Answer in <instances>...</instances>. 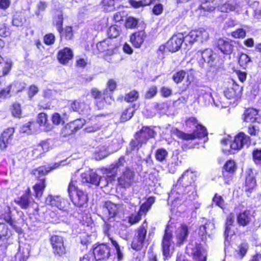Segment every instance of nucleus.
<instances>
[{
	"label": "nucleus",
	"instance_id": "30",
	"mask_svg": "<svg viewBox=\"0 0 261 261\" xmlns=\"http://www.w3.org/2000/svg\"><path fill=\"white\" fill-rule=\"evenodd\" d=\"M251 211L249 210L240 212L237 215L238 224L242 227L248 226L251 222Z\"/></svg>",
	"mask_w": 261,
	"mask_h": 261
},
{
	"label": "nucleus",
	"instance_id": "37",
	"mask_svg": "<svg viewBox=\"0 0 261 261\" xmlns=\"http://www.w3.org/2000/svg\"><path fill=\"white\" fill-rule=\"evenodd\" d=\"M189 235V227L185 224H182L179 227V231L176 235L177 244L179 245L184 243Z\"/></svg>",
	"mask_w": 261,
	"mask_h": 261
},
{
	"label": "nucleus",
	"instance_id": "16",
	"mask_svg": "<svg viewBox=\"0 0 261 261\" xmlns=\"http://www.w3.org/2000/svg\"><path fill=\"white\" fill-rule=\"evenodd\" d=\"M84 121L82 119H77L65 124L62 128L60 136L63 138H67L74 135L78 130L83 128Z\"/></svg>",
	"mask_w": 261,
	"mask_h": 261
},
{
	"label": "nucleus",
	"instance_id": "45",
	"mask_svg": "<svg viewBox=\"0 0 261 261\" xmlns=\"http://www.w3.org/2000/svg\"><path fill=\"white\" fill-rule=\"evenodd\" d=\"M251 158L253 162L257 166L261 167V148H255L251 152Z\"/></svg>",
	"mask_w": 261,
	"mask_h": 261
},
{
	"label": "nucleus",
	"instance_id": "9",
	"mask_svg": "<svg viewBox=\"0 0 261 261\" xmlns=\"http://www.w3.org/2000/svg\"><path fill=\"white\" fill-rule=\"evenodd\" d=\"M251 143V138L243 132L238 133L230 142V149L228 152L230 154L234 153V151L241 150L245 145L249 146Z\"/></svg>",
	"mask_w": 261,
	"mask_h": 261
},
{
	"label": "nucleus",
	"instance_id": "62",
	"mask_svg": "<svg viewBox=\"0 0 261 261\" xmlns=\"http://www.w3.org/2000/svg\"><path fill=\"white\" fill-rule=\"evenodd\" d=\"M144 243V241L134 237L131 243V247L134 250L139 251L143 248Z\"/></svg>",
	"mask_w": 261,
	"mask_h": 261
},
{
	"label": "nucleus",
	"instance_id": "7",
	"mask_svg": "<svg viewBox=\"0 0 261 261\" xmlns=\"http://www.w3.org/2000/svg\"><path fill=\"white\" fill-rule=\"evenodd\" d=\"M173 238L172 232L169 230V226H167L164 230L161 244L164 261L168 260L173 256L174 252V248L172 246L174 243Z\"/></svg>",
	"mask_w": 261,
	"mask_h": 261
},
{
	"label": "nucleus",
	"instance_id": "4",
	"mask_svg": "<svg viewBox=\"0 0 261 261\" xmlns=\"http://www.w3.org/2000/svg\"><path fill=\"white\" fill-rule=\"evenodd\" d=\"M116 181L117 188L126 190L133 188L137 182L135 169L131 167L126 166L121 171Z\"/></svg>",
	"mask_w": 261,
	"mask_h": 261
},
{
	"label": "nucleus",
	"instance_id": "12",
	"mask_svg": "<svg viewBox=\"0 0 261 261\" xmlns=\"http://www.w3.org/2000/svg\"><path fill=\"white\" fill-rule=\"evenodd\" d=\"M92 250L96 261H106L111 256V248L106 243L95 244Z\"/></svg>",
	"mask_w": 261,
	"mask_h": 261
},
{
	"label": "nucleus",
	"instance_id": "8",
	"mask_svg": "<svg viewBox=\"0 0 261 261\" xmlns=\"http://www.w3.org/2000/svg\"><path fill=\"white\" fill-rule=\"evenodd\" d=\"M257 184L253 169L249 168L246 170L244 181L242 184V191L248 197L257 189Z\"/></svg>",
	"mask_w": 261,
	"mask_h": 261
},
{
	"label": "nucleus",
	"instance_id": "13",
	"mask_svg": "<svg viewBox=\"0 0 261 261\" xmlns=\"http://www.w3.org/2000/svg\"><path fill=\"white\" fill-rule=\"evenodd\" d=\"M14 202L21 209L27 210L33 207L34 204L37 205L32 197L30 187H27L23 194L15 199Z\"/></svg>",
	"mask_w": 261,
	"mask_h": 261
},
{
	"label": "nucleus",
	"instance_id": "64",
	"mask_svg": "<svg viewBox=\"0 0 261 261\" xmlns=\"http://www.w3.org/2000/svg\"><path fill=\"white\" fill-rule=\"evenodd\" d=\"M39 91V89L36 85L34 84L30 85L27 91V95L29 99L32 100L33 97L38 93Z\"/></svg>",
	"mask_w": 261,
	"mask_h": 261
},
{
	"label": "nucleus",
	"instance_id": "34",
	"mask_svg": "<svg viewBox=\"0 0 261 261\" xmlns=\"http://www.w3.org/2000/svg\"><path fill=\"white\" fill-rule=\"evenodd\" d=\"M191 254L195 261H206V256L203 253V249L201 244L196 243L192 248Z\"/></svg>",
	"mask_w": 261,
	"mask_h": 261
},
{
	"label": "nucleus",
	"instance_id": "1",
	"mask_svg": "<svg viewBox=\"0 0 261 261\" xmlns=\"http://www.w3.org/2000/svg\"><path fill=\"white\" fill-rule=\"evenodd\" d=\"M60 166L59 163H54L40 166L31 170V174L33 175L35 179L37 180L36 183L32 186L34 196L35 198H41L47 187L46 178L43 176Z\"/></svg>",
	"mask_w": 261,
	"mask_h": 261
},
{
	"label": "nucleus",
	"instance_id": "6",
	"mask_svg": "<svg viewBox=\"0 0 261 261\" xmlns=\"http://www.w3.org/2000/svg\"><path fill=\"white\" fill-rule=\"evenodd\" d=\"M173 133L177 138L185 141L201 139L208 135L206 128L200 124L196 125L192 133H186L177 128L174 129Z\"/></svg>",
	"mask_w": 261,
	"mask_h": 261
},
{
	"label": "nucleus",
	"instance_id": "47",
	"mask_svg": "<svg viewBox=\"0 0 261 261\" xmlns=\"http://www.w3.org/2000/svg\"><path fill=\"white\" fill-rule=\"evenodd\" d=\"M37 121L40 126H42L46 128L50 127V124L48 119V116L46 113H39L37 116Z\"/></svg>",
	"mask_w": 261,
	"mask_h": 261
},
{
	"label": "nucleus",
	"instance_id": "35",
	"mask_svg": "<svg viewBox=\"0 0 261 261\" xmlns=\"http://www.w3.org/2000/svg\"><path fill=\"white\" fill-rule=\"evenodd\" d=\"M135 106V104L129 105L122 112L120 117V122H124L132 118L136 111Z\"/></svg>",
	"mask_w": 261,
	"mask_h": 261
},
{
	"label": "nucleus",
	"instance_id": "58",
	"mask_svg": "<svg viewBox=\"0 0 261 261\" xmlns=\"http://www.w3.org/2000/svg\"><path fill=\"white\" fill-rule=\"evenodd\" d=\"M235 6L229 2H226L218 6V9L221 12L224 13H229L235 10Z\"/></svg>",
	"mask_w": 261,
	"mask_h": 261
},
{
	"label": "nucleus",
	"instance_id": "31",
	"mask_svg": "<svg viewBox=\"0 0 261 261\" xmlns=\"http://www.w3.org/2000/svg\"><path fill=\"white\" fill-rule=\"evenodd\" d=\"M187 77V82L191 83V81L194 79V75L192 73H189L188 71L180 70L176 71L172 76V80L176 84L181 83L185 77Z\"/></svg>",
	"mask_w": 261,
	"mask_h": 261
},
{
	"label": "nucleus",
	"instance_id": "25",
	"mask_svg": "<svg viewBox=\"0 0 261 261\" xmlns=\"http://www.w3.org/2000/svg\"><path fill=\"white\" fill-rule=\"evenodd\" d=\"M183 34L178 33L173 35L167 42V50L170 52H175L178 50L184 42Z\"/></svg>",
	"mask_w": 261,
	"mask_h": 261
},
{
	"label": "nucleus",
	"instance_id": "59",
	"mask_svg": "<svg viewBox=\"0 0 261 261\" xmlns=\"http://www.w3.org/2000/svg\"><path fill=\"white\" fill-rule=\"evenodd\" d=\"M230 35L234 39H244L246 36V31L243 28H238L232 31Z\"/></svg>",
	"mask_w": 261,
	"mask_h": 261
},
{
	"label": "nucleus",
	"instance_id": "48",
	"mask_svg": "<svg viewBox=\"0 0 261 261\" xmlns=\"http://www.w3.org/2000/svg\"><path fill=\"white\" fill-rule=\"evenodd\" d=\"M147 228L143 225H140L136 230L134 237L144 242L146 238Z\"/></svg>",
	"mask_w": 261,
	"mask_h": 261
},
{
	"label": "nucleus",
	"instance_id": "24",
	"mask_svg": "<svg viewBox=\"0 0 261 261\" xmlns=\"http://www.w3.org/2000/svg\"><path fill=\"white\" fill-rule=\"evenodd\" d=\"M171 194L176 199L182 198L185 195H188L189 196L191 195L193 196L192 191L190 190V188L186 186L178 180H177L176 183L173 185L171 191Z\"/></svg>",
	"mask_w": 261,
	"mask_h": 261
},
{
	"label": "nucleus",
	"instance_id": "28",
	"mask_svg": "<svg viewBox=\"0 0 261 261\" xmlns=\"http://www.w3.org/2000/svg\"><path fill=\"white\" fill-rule=\"evenodd\" d=\"M81 177L83 181L95 186H99L100 181L102 180V177L92 170L83 173L81 174Z\"/></svg>",
	"mask_w": 261,
	"mask_h": 261
},
{
	"label": "nucleus",
	"instance_id": "36",
	"mask_svg": "<svg viewBox=\"0 0 261 261\" xmlns=\"http://www.w3.org/2000/svg\"><path fill=\"white\" fill-rule=\"evenodd\" d=\"M104 173L106 174L105 177L107 182L106 185L112 184L115 181L117 170L114 168L112 164H111L109 168L105 169Z\"/></svg>",
	"mask_w": 261,
	"mask_h": 261
},
{
	"label": "nucleus",
	"instance_id": "26",
	"mask_svg": "<svg viewBox=\"0 0 261 261\" xmlns=\"http://www.w3.org/2000/svg\"><path fill=\"white\" fill-rule=\"evenodd\" d=\"M74 57L73 50L68 47H65L59 50L57 54V59L62 65H66L72 61Z\"/></svg>",
	"mask_w": 261,
	"mask_h": 261
},
{
	"label": "nucleus",
	"instance_id": "10",
	"mask_svg": "<svg viewBox=\"0 0 261 261\" xmlns=\"http://www.w3.org/2000/svg\"><path fill=\"white\" fill-rule=\"evenodd\" d=\"M53 253L55 256L64 257L66 256L68 249L65 244L64 238L59 235H53L49 238Z\"/></svg>",
	"mask_w": 261,
	"mask_h": 261
},
{
	"label": "nucleus",
	"instance_id": "18",
	"mask_svg": "<svg viewBox=\"0 0 261 261\" xmlns=\"http://www.w3.org/2000/svg\"><path fill=\"white\" fill-rule=\"evenodd\" d=\"M237 165L233 160H227L222 168V174L225 184L229 185L233 179L237 170Z\"/></svg>",
	"mask_w": 261,
	"mask_h": 261
},
{
	"label": "nucleus",
	"instance_id": "61",
	"mask_svg": "<svg viewBox=\"0 0 261 261\" xmlns=\"http://www.w3.org/2000/svg\"><path fill=\"white\" fill-rule=\"evenodd\" d=\"M142 217V213L137 212L136 214H131L129 216H128V222L131 225H134L136 223H138L141 220Z\"/></svg>",
	"mask_w": 261,
	"mask_h": 261
},
{
	"label": "nucleus",
	"instance_id": "40",
	"mask_svg": "<svg viewBox=\"0 0 261 261\" xmlns=\"http://www.w3.org/2000/svg\"><path fill=\"white\" fill-rule=\"evenodd\" d=\"M143 144H145V143L137 135L134 134L133 138L130 140L129 143V152L134 150L138 151Z\"/></svg>",
	"mask_w": 261,
	"mask_h": 261
},
{
	"label": "nucleus",
	"instance_id": "23",
	"mask_svg": "<svg viewBox=\"0 0 261 261\" xmlns=\"http://www.w3.org/2000/svg\"><path fill=\"white\" fill-rule=\"evenodd\" d=\"M147 37V34L144 29L137 30L129 35V42L135 48H140Z\"/></svg>",
	"mask_w": 261,
	"mask_h": 261
},
{
	"label": "nucleus",
	"instance_id": "14",
	"mask_svg": "<svg viewBox=\"0 0 261 261\" xmlns=\"http://www.w3.org/2000/svg\"><path fill=\"white\" fill-rule=\"evenodd\" d=\"M99 53H103L105 57L111 56L116 53L118 46L116 42L110 38H106L96 44Z\"/></svg>",
	"mask_w": 261,
	"mask_h": 261
},
{
	"label": "nucleus",
	"instance_id": "27",
	"mask_svg": "<svg viewBox=\"0 0 261 261\" xmlns=\"http://www.w3.org/2000/svg\"><path fill=\"white\" fill-rule=\"evenodd\" d=\"M84 121V125H86L85 130L87 133H93L99 129L101 126V121L100 120L98 115L92 116Z\"/></svg>",
	"mask_w": 261,
	"mask_h": 261
},
{
	"label": "nucleus",
	"instance_id": "51",
	"mask_svg": "<svg viewBox=\"0 0 261 261\" xmlns=\"http://www.w3.org/2000/svg\"><path fill=\"white\" fill-rule=\"evenodd\" d=\"M12 85L9 84L0 89V99H7L11 97Z\"/></svg>",
	"mask_w": 261,
	"mask_h": 261
},
{
	"label": "nucleus",
	"instance_id": "2",
	"mask_svg": "<svg viewBox=\"0 0 261 261\" xmlns=\"http://www.w3.org/2000/svg\"><path fill=\"white\" fill-rule=\"evenodd\" d=\"M67 191L69 198L76 206L81 207L87 204L88 196L87 193L78 188L77 181L71 179L68 185Z\"/></svg>",
	"mask_w": 261,
	"mask_h": 261
},
{
	"label": "nucleus",
	"instance_id": "53",
	"mask_svg": "<svg viewBox=\"0 0 261 261\" xmlns=\"http://www.w3.org/2000/svg\"><path fill=\"white\" fill-rule=\"evenodd\" d=\"M259 125L257 124H250L247 127L248 136L250 137L258 136L260 133V128Z\"/></svg>",
	"mask_w": 261,
	"mask_h": 261
},
{
	"label": "nucleus",
	"instance_id": "50",
	"mask_svg": "<svg viewBox=\"0 0 261 261\" xmlns=\"http://www.w3.org/2000/svg\"><path fill=\"white\" fill-rule=\"evenodd\" d=\"M2 66L0 67V75L5 76L8 74L12 67V62L11 61H3Z\"/></svg>",
	"mask_w": 261,
	"mask_h": 261
},
{
	"label": "nucleus",
	"instance_id": "15",
	"mask_svg": "<svg viewBox=\"0 0 261 261\" xmlns=\"http://www.w3.org/2000/svg\"><path fill=\"white\" fill-rule=\"evenodd\" d=\"M196 178V172L188 169L185 171L178 179L181 183L190 188V190L192 191L193 196H194L196 193V185L195 184Z\"/></svg>",
	"mask_w": 261,
	"mask_h": 261
},
{
	"label": "nucleus",
	"instance_id": "17",
	"mask_svg": "<svg viewBox=\"0 0 261 261\" xmlns=\"http://www.w3.org/2000/svg\"><path fill=\"white\" fill-rule=\"evenodd\" d=\"M244 122L249 124H261V114L258 109L253 107L246 108L242 115Z\"/></svg>",
	"mask_w": 261,
	"mask_h": 261
},
{
	"label": "nucleus",
	"instance_id": "46",
	"mask_svg": "<svg viewBox=\"0 0 261 261\" xmlns=\"http://www.w3.org/2000/svg\"><path fill=\"white\" fill-rule=\"evenodd\" d=\"M139 93L136 90H132L125 94L124 100L127 102H133L139 98Z\"/></svg>",
	"mask_w": 261,
	"mask_h": 261
},
{
	"label": "nucleus",
	"instance_id": "56",
	"mask_svg": "<svg viewBox=\"0 0 261 261\" xmlns=\"http://www.w3.org/2000/svg\"><path fill=\"white\" fill-rule=\"evenodd\" d=\"M25 21V17L21 13H16L13 17L12 24L14 26L21 27Z\"/></svg>",
	"mask_w": 261,
	"mask_h": 261
},
{
	"label": "nucleus",
	"instance_id": "54",
	"mask_svg": "<svg viewBox=\"0 0 261 261\" xmlns=\"http://www.w3.org/2000/svg\"><path fill=\"white\" fill-rule=\"evenodd\" d=\"M116 1V0H101V5L106 11H113L115 9Z\"/></svg>",
	"mask_w": 261,
	"mask_h": 261
},
{
	"label": "nucleus",
	"instance_id": "11",
	"mask_svg": "<svg viewBox=\"0 0 261 261\" xmlns=\"http://www.w3.org/2000/svg\"><path fill=\"white\" fill-rule=\"evenodd\" d=\"M237 41L225 37H220L216 40V46L224 55H230L235 53Z\"/></svg>",
	"mask_w": 261,
	"mask_h": 261
},
{
	"label": "nucleus",
	"instance_id": "38",
	"mask_svg": "<svg viewBox=\"0 0 261 261\" xmlns=\"http://www.w3.org/2000/svg\"><path fill=\"white\" fill-rule=\"evenodd\" d=\"M103 208L108 212V215L106 216L107 220L115 217L118 213L117 205L110 201H107L105 202Z\"/></svg>",
	"mask_w": 261,
	"mask_h": 261
},
{
	"label": "nucleus",
	"instance_id": "57",
	"mask_svg": "<svg viewBox=\"0 0 261 261\" xmlns=\"http://www.w3.org/2000/svg\"><path fill=\"white\" fill-rule=\"evenodd\" d=\"M167 151L163 148L158 149L155 153V158L158 162H162L164 161L168 156Z\"/></svg>",
	"mask_w": 261,
	"mask_h": 261
},
{
	"label": "nucleus",
	"instance_id": "20",
	"mask_svg": "<svg viewBox=\"0 0 261 261\" xmlns=\"http://www.w3.org/2000/svg\"><path fill=\"white\" fill-rule=\"evenodd\" d=\"M70 106L73 112L86 116L90 115L92 110L90 103L80 98L73 100Z\"/></svg>",
	"mask_w": 261,
	"mask_h": 261
},
{
	"label": "nucleus",
	"instance_id": "44",
	"mask_svg": "<svg viewBox=\"0 0 261 261\" xmlns=\"http://www.w3.org/2000/svg\"><path fill=\"white\" fill-rule=\"evenodd\" d=\"M207 223H205L204 225H201L195 230L196 236L199 238L201 242H205L207 240Z\"/></svg>",
	"mask_w": 261,
	"mask_h": 261
},
{
	"label": "nucleus",
	"instance_id": "3",
	"mask_svg": "<svg viewBox=\"0 0 261 261\" xmlns=\"http://www.w3.org/2000/svg\"><path fill=\"white\" fill-rule=\"evenodd\" d=\"M92 98L95 100L94 105L98 110H103L111 106L114 99L112 94L108 92L107 89L100 90L97 88H92L90 90Z\"/></svg>",
	"mask_w": 261,
	"mask_h": 261
},
{
	"label": "nucleus",
	"instance_id": "52",
	"mask_svg": "<svg viewBox=\"0 0 261 261\" xmlns=\"http://www.w3.org/2000/svg\"><path fill=\"white\" fill-rule=\"evenodd\" d=\"M29 255V251L28 248L19 247L16 257L19 261H27Z\"/></svg>",
	"mask_w": 261,
	"mask_h": 261
},
{
	"label": "nucleus",
	"instance_id": "49",
	"mask_svg": "<svg viewBox=\"0 0 261 261\" xmlns=\"http://www.w3.org/2000/svg\"><path fill=\"white\" fill-rule=\"evenodd\" d=\"M139 19L133 16L127 17L125 19V27L127 29H134L138 27Z\"/></svg>",
	"mask_w": 261,
	"mask_h": 261
},
{
	"label": "nucleus",
	"instance_id": "32",
	"mask_svg": "<svg viewBox=\"0 0 261 261\" xmlns=\"http://www.w3.org/2000/svg\"><path fill=\"white\" fill-rule=\"evenodd\" d=\"M61 40H71L74 38V31L73 27L71 25L62 27L57 30Z\"/></svg>",
	"mask_w": 261,
	"mask_h": 261
},
{
	"label": "nucleus",
	"instance_id": "33",
	"mask_svg": "<svg viewBox=\"0 0 261 261\" xmlns=\"http://www.w3.org/2000/svg\"><path fill=\"white\" fill-rule=\"evenodd\" d=\"M201 32L198 30H192L184 36V42L187 45H192L194 42L201 40Z\"/></svg>",
	"mask_w": 261,
	"mask_h": 261
},
{
	"label": "nucleus",
	"instance_id": "43",
	"mask_svg": "<svg viewBox=\"0 0 261 261\" xmlns=\"http://www.w3.org/2000/svg\"><path fill=\"white\" fill-rule=\"evenodd\" d=\"M64 16L62 10H57V14L53 18V24L56 27L57 30L63 27Z\"/></svg>",
	"mask_w": 261,
	"mask_h": 261
},
{
	"label": "nucleus",
	"instance_id": "5",
	"mask_svg": "<svg viewBox=\"0 0 261 261\" xmlns=\"http://www.w3.org/2000/svg\"><path fill=\"white\" fill-rule=\"evenodd\" d=\"M223 86V92L225 97L232 100L233 103L237 105L242 99L243 87L233 80L225 82Z\"/></svg>",
	"mask_w": 261,
	"mask_h": 261
},
{
	"label": "nucleus",
	"instance_id": "22",
	"mask_svg": "<svg viewBox=\"0 0 261 261\" xmlns=\"http://www.w3.org/2000/svg\"><path fill=\"white\" fill-rule=\"evenodd\" d=\"M156 126H142L140 129L135 132V134L141 139V140L145 144L149 140L154 139L157 133L155 130Z\"/></svg>",
	"mask_w": 261,
	"mask_h": 261
},
{
	"label": "nucleus",
	"instance_id": "21",
	"mask_svg": "<svg viewBox=\"0 0 261 261\" xmlns=\"http://www.w3.org/2000/svg\"><path fill=\"white\" fill-rule=\"evenodd\" d=\"M15 128L9 127L4 129L0 135V149L6 150L14 139Z\"/></svg>",
	"mask_w": 261,
	"mask_h": 261
},
{
	"label": "nucleus",
	"instance_id": "39",
	"mask_svg": "<svg viewBox=\"0 0 261 261\" xmlns=\"http://www.w3.org/2000/svg\"><path fill=\"white\" fill-rule=\"evenodd\" d=\"M200 54L201 59H200V62L203 63L204 62L212 63L215 60L213 57L214 53L211 49L207 48L203 51H199L198 55Z\"/></svg>",
	"mask_w": 261,
	"mask_h": 261
},
{
	"label": "nucleus",
	"instance_id": "41",
	"mask_svg": "<svg viewBox=\"0 0 261 261\" xmlns=\"http://www.w3.org/2000/svg\"><path fill=\"white\" fill-rule=\"evenodd\" d=\"M10 111L13 117L16 118L22 117L21 105L17 101L13 102L10 106Z\"/></svg>",
	"mask_w": 261,
	"mask_h": 261
},
{
	"label": "nucleus",
	"instance_id": "60",
	"mask_svg": "<svg viewBox=\"0 0 261 261\" xmlns=\"http://www.w3.org/2000/svg\"><path fill=\"white\" fill-rule=\"evenodd\" d=\"M248 249V244L247 242H243L238 246L237 254L242 258L246 254Z\"/></svg>",
	"mask_w": 261,
	"mask_h": 261
},
{
	"label": "nucleus",
	"instance_id": "55",
	"mask_svg": "<svg viewBox=\"0 0 261 261\" xmlns=\"http://www.w3.org/2000/svg\"><path fill=\"white\" fill-rule=\"evenodd\" d=\"M250 57L245 53H241L238 59L240 66L244 69H246L249 63L251 62Z\"/></svg>",
	"mask_w": 261,
	"mask_h": 261
},
{
	"label": "nucleus",
	"instance_id": "42",
	"mask_svg": "<svg viewBox=\"0 0 261 261\" xmlns=\"http://www.w3.org/2000/svg\"><path fill=\"white\" fill-rule=\"evenodd\" d=\"M155 202V198L153 196L149 197L140 206L138 212L143 214L146 215L147 212L151 208V206Z\"/></svg>",
	"mask_w": 261,
	"mask_h": 261
},
{
	"label": "nucleus",
	"instance_id": "29",
	"mask_svg": "<svg viewBox=\"0 0 261 261\" xmlns=\"http://www.w3.org/2000/svg\"><path fill=\"white\" fill-rule=\"evenodd\" d=\"M13 234V231L5 223L0 222V247L6 245Z\"/></svg>",
	"mask_w": 261,
	"mask_h": 261
},
{
	"label": "nucleus",
	"instance_id": "19",
	"mask_svg": "<svg viewBox=\"0 0 261 261\" xmlns=\"http://www.w3.org/2000/svg\"><path fill=\"white\" fill-rule=\"evenodd\" d=\"M0 220L9 224L12 229L18 234L22 232V229L18 226L17 221L12 217V211L9 206H6L0 211Z\"/></svg>",
	"mask_w": 261,
	"mask_h": 261
},
{
	"label": "nucleus",
	"instance_id": "63",
	"mask_svg": "<svg viewBox=\"0 0 261 261\" xmlns=\"http://www.w3.org/2000/svg\"><path fill=\"white\" fill-rule=\"evenodd\" d=\"M158 93V88L155 85L150 87L145 94V99H151L154 97Z\"/></svg>",
	"mask_w": 261,
	"mask_h": 261
}]
</instances>
